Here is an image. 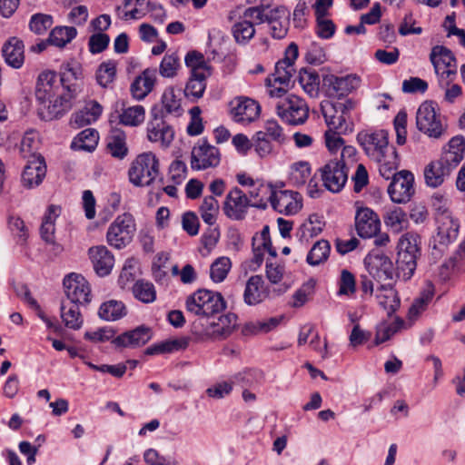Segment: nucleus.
<instances>
[{
	"mask_svg": "<svg viewBox=\"0 0 465 465\" xmlns=\"http://www.w3.org/2000/svg\"><path fill=\"white\" fill-rule=\"evenodd\" d=\"M331 252V244L327 240L317 241L307 254L306 262L317 266L327 261Z\"/></svg>",
	"mask_w": 465,
	"mask_h": 465,
	"instance_id": "37998d69",
	"label": "nucleus"
},
{
	"mask_svg": "<svg viewBox=\"0 0 465 465\" xmlns=\"http://www.w3.org/2000/svg\"><path fill=\"white\" fill-rule=\"evenodd\" d=\"M232 34L237 44L245 45L254 36L255 28L252 26L250 22L240 17L239 21L232 26Z\"/></svg>",
	"mask_w": 465,
	"mask_h": 465,
	"instance_id": "a18cd8bd",
	"label": "nucleus"
},
{
	"mask_svg": "<svg viewBox=\"0 0 465 465\" xmlns=\"http://www.w3.org/2000/svg\"><path fill=\"white\" fill-rule=\"evenodd\" d=\"M134 297L143 303H152L156 300V290L154 285L145 280L136 281L133 287Z\"/></svg>",
	"mask_w": 465,
	"mask_h": 465,
	"instance_id": "79ce46f5",
	"label": "nucleus"
},
{
	"mask_svg": "<svg viewBox=\"0 0 465 465\" xmlns=\"http://www.w3.org/2000/svg\"><path fill=\"white\" fill-rule=\"evenodd\" d=\"M259 132L264 134L265 137L278 144H282L286 140L283 129L276 120H267L263 125V130Z\"/></svg>",
	"mask_w": 465,
	"mask_h": 465,
	"instance_id": "bf43d9fd",
	"label": "nucleus"
},
{
	"mask_svg": "<svg viewBox=\"0 0 465 465\" xmlns=\"http://www.w3.org/2000/svg\"><path fill=\"white\" fill-rule=\"evenodd\" d=\"M268 296L264 281L261 275L251 276L245 285L243 292L244 302L248 305H256Z\"/></svg>",
	"mask_w": 465,
	"mask_h": 465,
	"instance_id": "c756f323",
	"label": "nucleus"
},
{
	"mask_svg": "<svg viewBox=\"0 0 465 465\" xmlns=\"http://www.w3.org/2000/svg\"><path fill=\"white\" fill-rule=\"evenodd\" d=\"M99 134L95 129L83 130L72 142V148L87 152L94 151L98 143Z\"/></svg>",
	"mask_w": 465,
	"mask_h": 465,
	"instance_id": "ea45409f",
	"label": "nucleus"
},
{
	"mask_svg": "<svg viewBox=\"0 0 465 465\" xmlns=\"http://www.w3.org/2000/svg\"><path fill=\"white\" fill-rule=\"evenodd\" d=\"M403 321L397 318L394 322H382L377 326L374 343L379 345L390 340L402 326Z\"/></svg>",
	"mask_w": 465,
	"mask_h": 465,
	"instance_id": "603ef678",
	"label": "nucleus"
},
{
	"mask_svg": "<svg viewBox=\"0 0 465 465\" xmlns=\"http://www.w3.org/2000/svg\"><path fill=\"white\" fill-rule=\"evenodd\" d=\"M384 224L394 233H399L407 228L409 220L402 208L392 206L385 211L383 215Z\"/></svg>",
	"mask_w": 465,
	"mask_h": 465,
	"instance_id": "f704fd0d",
	"label": "nucleus"
},
{
	"mask_svg": "<svg viewBox=\"0 0 465 465\" xmlns=\"http://www.w3.org/2000/svg\"><path fill=\"white\" fill-rule=\"evenodd\" d=\"M465 154V139L461 135L452 137L443 148L439 160L429 163L424 170L426 184L436 188L441 185L445 177L460 164Z\"/></svg>",
	"mask_w": 465,
	"mask_h": 465,
	"instance_id": "f03ea898",
	"label": "nucleus"
},
{
	"mask_svg": "<svg viewBox=\"0 0 465 465\" xmlns=\"http://www.w3.org/2000/svg\"><path fill=\"white\" fill-rule=\"evenodd\" d=\"M299 55V48L295 43H291L285 50L284 58L278 61L275 64L273 74L274 83L286 87L289 86L296 70L294 63Z\"/></svg>",
	"mask_w": 465,
	"mask_h": 465,
	"instance_id": "aec40b11",
	"label": "nucleus"
},
{
	"mask_svg": "<svg viewBox=\"0 0 465 465\" xmlns=\"http://www.w3.org/2000/svg\"><path fill=\"white\" fill-rule=\"evenodd\" d=\"M252 146L257 154L262 158L269 155L273 150L272 141L260 132H256L253 135Z\"/></svg>",
	"mask_w": 465,
	"mask_h": 465,
	"instance_id": "338daca9",
	"label": "nucleus"
},
{
	"mask_svg": "<svg viewBox=\"0 0 465 465\" xmlns=\"http://www.w3.org/2000/svg\"><path fill=\"white\" fill-rule=\"evenodd\" d=\"M179 66L180 63L177 54H166L160 63L159 74L165 78L174 77Z\"/></svg>",
	"mask_w": 465,
	"mask_h": 465,
	"instance_id": "4d7b16f0",
	"label": "nucleus"
},
{
	"mask_svg": "<svg viewBox=\"0 0 465 465\" xmlns=\"http://www.w3.org/2000/svg\"><path fill=\"white\" fill-rule=\"evenodd\" d=\"M188 312L199 318L215 317L226 308L222 293L201 289L187 297L185 302Z\"/></svg>",
	"mask_w": 465,
	"mask_h": 465,
	"instance_id": "20e7f679",
	"label": "nucleus"
},
{
	"mask_svg": "<svg viewBox=\"0 0 465 465\" xmlns=\"http://www.w3.org/2000/svg\"><path fill=\"white\" fill-rule=\"evenodd\" d=\"M232 118L240 124H250L255 121L261 114L258 102L248 97H238L230 104Z\"/></svg>",
	"mask_w": 465,
	"mask_h": 465,
	"instance_id": "412c9836",
	"label": "nucleus"
},
{
	"mask_svg": "<svg viewBox=\"0 0 465 465\" xmlns=\"http://www.w3.org/2000/svg\"><path fill=\"white\" fill-rule=\"evenodd\" d=\"M311 176V166L308 162H298L292 164L289 180L293 185L299 187L307 182Z\"/></svg>",
	"mask_w": 465,
	"mask_h": 465,
	"instance_id": "864d4df0",
	"label": "nucleus"
},
{
	"mask_svg": "<svg viewBox=\"0 0 465 465\" xmlns=\"http://www.w3.org/2000/svg\"><path fill=\"white\" fill-rule=\"evenodd\" d=\"M54 24L53 16L45 14H35L29 21V28L36 35H44Z\"/></svg>",
	"mask_w": 465,
	"mask_h": 465,
	"instance_id": "052dcab7",
	"label": "nucleus"
},
{
	"mask_svg": "<svg viewBox=\"0 0 465 465\" xmlns=\"http://www.w3.org/2000/svg\"><path fill=\"white\" fill-rule=\"evenodd\" d=\"M163 107L166 114L179 117L182 115L183 110L181 105V99L179 94H175L173 88H167L162 95Z\"/></svg>",
	"mask_w": 465,
	"mask_h": 465,
	"instance_id": "09e8293b",
	"label": "nucleus"
},
{
	"mask_svg": "<svg viewBox=\"0 0 465 465\" xmlns=\"http://www.w3.org/2000/svg\"><path fill=\"white\" fill-rule=\"evenodd\" d=\"M102 112L103 106L97 101H88L81 110L73 114V123L76 127L92 124L98 120Z\"/></svg>",
	"mask_w": 465,
	"mask_h": 465,
	"instance_id": "7c9ffc66",
	"label": "nucleus"
},
{
	"mask_svg": "<svg viewBox=\"0 0 465 465\" xmlns=\"http://www.w3.org/2000/svg\"><path fill=\"white\" fill-rule=\"evenodd\" d=\"M156 81V70L147 68L136 76L131 84L133 97L138 101L144 99L153 89Z\"/></svg>",
	"mask_w": 465,
	"mask_h": 465,
	"instance_id": "bb28decb",
	"label": "nucleus"
},
{
	"mask_svg": "<svg viewBox=\"0 0 465 465\" xmlns=\"http://www.w3.org/2000/svg\"><path fill=\"white\" fill-rule=\"evenodd\" d=\"M419 255L406 253L403 252H397L396 260V275L404 281L410 280L417 268V258Z\"/></svg>",
	"mask_w": 465,
	"mask_h": 465,
	"instance_id": "4c0bfd02",
	"label": "nucleus"
},
{
	"mask_svg": "<svg viewBox=\"0 0 465 465\" xmlns=\"http://www.w3.org/2000/svg\"><path fill=\"white\" fill-rule=\"evenodd\" d=\"M187 67L191 68V74H195L196 70L202 73H211V67L206 64L203 54L197 51H190L184 58Z\"/></svg>",
	"mask_w": 465,
	"mask_h": 465,
	"instance_id": "13d9d810",
	"label": "nucleus"
},
{
	"mask_svg": "<svg viewBox=\"0 0 465 465\" xmlns=\"http://www.w3.org/2000/svg\"><path fill=\"white\" fill-rule=\"evenodd\" d=\"M2 54L5 63L15 69L21 68L25 62V45L17 37H11L2 47Z\"/></svg>",
	"mask_w": 465,
	"mask_h": 465,
	"instance_id": "cd10ccee",
	"label": "nucleus"
},
{
	"mask_svg": "<svg viewBox=\"0 0 465 465\" xmlns=\"http://www.w3.org/2000/svg\"><path fill=\"white\" fill-rule=\"evenodd\" d=\"M237 315L232 312L214 317L199 318L193 323V333L200 341H223L235 330Z\"/></svg>",
	"mask_w": 465,
	"mask_h": 465,
	"instance_id": "7ed1b4c3",
	"label": "nucleus"
},
{
	"mask_svg": "<svg viewBox=\"0 0 465 465\" xmlns=\"http://www.w3.org/2000/svg\"><path fill=\"white\" fill-rule=\"evenodd\" d=\"M354 102L347 99L328 103L322 106V114L329 130L339 132L340 134H348L353 131V123L350 119V113L354 108Z\"/></svg>",
	"mask_w": 465,
	"mask_h": 465,
	"instance_id": "39448f33",
	"label": "nucleus"
},
{
	"mask_svg": "<svg viewBox=\"0 0 465 465\" xmlns=\"http://www.w3.org/2000/svg\"><path fill=\"white\" fill-rule=\"evenodd\" d=\"M414 176L409 171H401L393 174L388 186V193L393 203H405L414 193Z\"/></svg>",
	"mask_w": 465,
	"mask_h": 465,
	"instance_id": "6ab92c4d",
	"label": "nucleus"
},
{
	"mask_svg": "<svg viewBox=\"0 0 465 465\" xmlns=\"http://www.w3.org/2000/svg\"><path fill=\"white\" fill-rule=\"evenodd\" d=\"M77 30L74 26H56L49 35L48 42L55 46L64 47L75 38Z\"/></svg>",
	"mask_w": 465,
	"mask_h": 465,
	"instance_id": "c03bdc74",
	"label": "nucleus"
},
{
	"mask_svg": "<svg viewBox=\"0 0 465 465\" xmlns=\"http://www.w3.org/2000/svg\"><path fill=\"white\" fill-rule=\"evenodd\" d=\"M221 162L220 150L212 145L206 138L199 139L191 153V167L193 170L214 168Z\"/></svg>",
	"mask_w": 465,
	"mask_h": 465,
	"instance_id": "4468645a",
	"label": "nucleus"
},
{
	"mask_svg": "<svg viewBox=\"0 0 465 465\" xmlns=\"http://www.w3.org/2000/svg\"><path fill=\"white\" fill-rule=\"evenodd\" d=\"M232 268V262L226 256H221L213 261L210 267V278L213 282H223Z\"/></svg>",
	"mask_w": 465,
	"mask_h": 465,
	"instance_id": "8fccbe9b",
	"label": "nucleus"
},
{
	"mask_svg": "<svg viewBox=\"0 0 465 465\" xmlns=\"http://www.w3.org/2000/svg\"><path fill=\"white\" fill-rule=\"evenodd\" d=\"M275 107L278 116L292 125L303 124L309 116L306 102L294 94H289L280 100Z\"/></svg>",
	"mask_w": 465,
	"mask_h": 465,
	"instance_id": "9b49d317",
	"label": "nucleus"
},
{
	"mask_svg": "<svg viewBox=\"0 0 465 465\" xmlns=\"http://www.w3.org/2000/svg\"><path fill=\"white\" fill-rule=\"evenodd\" d=\"M145 110L142 105H134L124 109L119 114L120 124L126 126H137L144 120Z\"/></svg>",
	"mask_w": 465,
	"mask_h": 465,
	"instance_id": "3c124183",
	"label": "nucleus"
},
{
	"mask_svg": "<svg viewBox=\"0 0 465 465\" xmlns=\"http://www.w3.org/2000/svg\"><path fill=\"white\" fill-rule=\"evenodd\" d=\"M430 60L433 65L434 71L458 65L457 59L453 53L443 45H435L432 47L430 54Z\"/></svg>",
	"mask_w": 465,
	"mask_h": 465,
	"instance_id": "c9c22d12",
	"label": "nucleus"
},
{
	"mask_svg": "<svg viewBox=\"0 0 465 465\" xmlns=\"http://www.w3.org/2000/svg\"><path fill=\"white\" fill-rule=\"evenodd\" d=\"M437 233L432 237L430 245L433 255H440L447 246L453 242L459 233L460 224L451 215L436 217Z\"/></svg>",
	"mask_w": 465,
	"mask_h": 465,
	"instance_id": "f8f14e48",
	"label": "nucleus"
},
{
	"mask_svg": "<svg viewBox=\"0 0 465 465\" xmlns=\"http://www.w3.org/2000/svg\"><path fill=\"white\" fill-rule=\"evenodd\" d=\"M63 285L66 302L82 305H87L91 302V287L82 274L71 272L65 275Z\"/></svg>",
	"mask_w": 465,
	"mask_h": 465,
	"instance_id": "dca6fc26",
	"label": "nucleus"
},
{
	"mask_svg": "<svg viewBox=\"0 0 465 465\" xmlns=\"http://www.w3.org/2000/svg\"><path fill=\"white\" fill-rule=\"evenodd\" d=\"M304 58L308 64L312 65H320L327 59L324 49L315 41H310L307 45Z\"/></svg>",
	"mask_w": 465,
	"mask_h": 465,
	"instance_id": "0e129e2a",
	"label": "nucleus"
},
{
	"mask_svg": "<svg viewBox=\"0 0 465 465\" xmlns=\"http://www.w3.org/2000/svg\"><path fill=\"white\" fill-rule=\"evenodd\" d=\"M357 141L373 161H384L385 155L390 154L391 150H396L393 146H389V134L385 130L360 132Z\"/></svg>",
	"mask_w": 465,
	"mask_h": 465,
	"instance_id": "1a4fd4ad",
	"label": "nucleus"
},
{
	"mask_svg": "<svg viewBox=\"0 0 465 465\" xmlns=\"http://www.w3.org/2000/svg\"><path fill=\"white\" fill-rule=\"evenodd\" d=\"M323 186L331 193H339L348 180V168L345 163L331 160L318 170Z\"/></svg>",
	"mask_w": 465,
	"mask_h": 465,
	"instance_id": "f3484780",
	"label": "nucleus"
},
{
	"mask_svg": "<svg viewBox=\"0 0 465 465\" xmlns=\"http://www.w3.org/2000/svg\"><path fill=\"white\" fill-rule=\"evenodd\" d=\"M298 81L303 91L311 97H316L320 89V77L314 70L302 68L299 72Z\"/></svg>",
	"mask_w": 465,
	"mask_h": 465,
	"instance_id": "a19ab883",
	"label": "nucleus"
},
{
	"mask_svg": "<svg viewBox=\"0 0 465 465\" xmlns=\"http://www.w3.org/2000/svg\"><path fill=\"white\" fill-rule=\"evenodd\" d=\"M61 214V207L51 204L47 207L40 226L42 240L53 246V251L58 254L62 252L63 247L55 241V221Z\"/></svg>",
	"mask_w": 465,
	"mask_h": 465,
	"instance_id": "5701e85b",
	"label": "nucleus"
},
{
	"mask_svg": "<svg viewBox=\"0 0 465 465\" xmlns=\"http://www.w3.org/2000/svg\"><path fill=\"white\" fill-rule=\"evenodd\" d=\"M158 174L159 160L151 152L139 154L128 171L130 183L137 187L151 185Z\"/></svg>",
	"mask_w": 465,
	"mask_h": 465,
	"instance_id": "423d86ee",
	"label": "nucleus"
},
{
	"mask_svg": "<svg viewBox=\"0 0 465 465\" xmlns=\"http://www.w3.org/2000/svg\"><path fill=\"white\" fill-rule=\"evenodd\" d=\"M46 173L45 158L41 154H32L22 173V183L26 188L38 186Z\"/></svg>",
	"mask_w": 465,
	"mask_h": 465,
	"instance_id": "b1692460",
	"label": "nucleus"
},
{
	"mask_svg": "<svg viewBox=\"0 0 465 465\" xmlns=\"http://www.w3.org/2000/svg\"><path fill=\"white\" fill-rule=\"evenodd\" d=\"M94 272L101 277L107 276L114 265V256L104 245L91 247L88 251Z\"/></svg>",
	"mask_w": 465,
	"mask_h": 465,
	"instance_id": "a878e982",
	"label": "nucleus"
},
{
	"mask_svg": "<svg viewBox=\"0 0 465 465\" xmlns=\"http://www.w3.org/2000/svg\"><path fill=\"white\" fill-rule=\"evenodd\" d=\"M250 206L265 210L268 204L264 199L252 203L240 188L234 187L227 193L223 209L229 219L241 221L245 218Z\"/></svg>",
	"mask_w": 465,
	"mask_h": 465,
	"instance_id": "6e6552de",
	"label": "nucleus"
},
{
	"mask_svg": "<svg viewBox=\"0 0 465 465\" xmlns=\"http://www.w3.org/2000/svg\"><path fill=\"white\" fill-rule=\"evenodd\" d=\"M219 209V203L214 196H205L200 205V213L203 221L209 225H213L216 223Z\"/></svg>",
	"mask_w": 465,
	"mask_h": 465,
	"instance_id": "49530a36",
	"label": "nucleus"
},
{
	"mask_svg": "<svg viewBox=\"0 0 465 465\" xmlns=\"http://www.w3.org/2000/svg\"><path fill=\"white\" fill-rule=\"evenodd\" d=\"M268 201L273 210L284 215H294L302 208L301 194L290 190L278 191L274 187Z\"/></svg>",
	"mask_w": 465,
	"mask_h": 465,
	"instance_id": "a211bd4d",
	"label": "nucleus"
},
{
	"mask_svg": "<svg viewBox=\"0 0 465 465\" xmlns=\"http://www.w3.org/2000/svg\"><path fill=\"white\" fill-rule=\"evenodd\" d=\"M82 304L62 301L60 306L61 319L65 327L72 330H79L83 323L84 319L80 312Z\"/></svg>",
	"mask_w": 465,
	"mask_h": 465,
	"instance_id": "473e14b6",
	"label": "nucleus"
},
{
	"mask_svg": "<svg viewBox=\"0 0 465 465\" xmlns=\"http://www.w3.org/2000/svg\"><path fill=\"white\" fill-rule=\"evenodd\" d=\"M147 137L153 143H160L163 147H168L173 140V128L163 122L149 124Z\"/></svg>",
	"mask_w": 465,
	"mask_h": 465,
	"instance_id": "e433bc0d",
	"label": "nucleus"
},
{
	"mask_svg": "<svg viewBox=\"0 0 465 465\" xmlns=\"http://www.w3.org/2000/svg\"><path fill=\"white\" fill-rule=\"evenodd\" d=\"M416 125L419 131L434 139L440 138L446 132L438 104L433 101H425L419 106Z\"/></svg>",
	"mask_w": 465,
	"mask_h": 465,
	"instance_id": "0eeeda50",
	"label": "nucleus"
},
{
	"mask_svg": "<svg viewBox=\"0 0 465 465\" xmlns=\"http://www.w3.org/2000/svg\"><path fill=\"white\" fill-rule=\"evenodd\" d=\"M267 6V4H261L256 6L246 8L241 18L244 21L250 22L253 27L267 22L270 17V15L265 13Z\"/></svg>",
	"mask_w": 465,
	"mask_h": 465,
	"instance_id": "5fc2aeb1",
	"label": "nucleus"
},
{
	"mask_svg": "<svg viewBox=\"0 0 465 465\" xmlns=\"http://www.w3.org/2000/svg\"><path fill=\"white\" fill-rule=\"evenodd\" d=\"M127 313L124 303L121 301L110 300L101 304L98 315L101 319L114 322L122 319Z\"/></svg>",
	"mask_w": 465,
	"mask_h": 465,
	"instance_id": "58836bf2",
	"label": "nucleus"
},
{
	"mask_svg": "<svg viewBox=\"0 0 465 465\" xmlns=\"http://www.w3.org/2000/svg\"><path fill=\"white\" fill-rule=\"evenodd\" d=\"M106 147L113 157L124 159L128 153L125 133L120 128H112L106 138Z\"/></svg>",
	"mask_w": 465,
	"mask_h": 465,
	"instance_id": "2f4dec72",
	"label": "nucleus"
},
{
	"mask_svg": "<svg viewBox=\"0 0 465 465\" xmlns=\"http://www.w3.org/2000/svg\"><path fill=\"white\" fill-rule=\"evenodd\" d=\"M434 295V291L432 286H429L426 290H424L420 297L416 298L409 309V315L411 318L417 317L420 312H422L430 302L432 300Z\"/></svg>",
	"mask_w": 465,
	"mask_h": 465,
	"instance_id": "e2e57ef3",
	"label": "nucleus"
},
{
	"mask_svg": "<svg viewBox=\"0 0 465 465\" xmlns=\"http://www.w3.org/2000/svg\"><path fill=\"white\" fill-rule=\"evenodd\" d=\"M116 76V63L113 60L103 62L96 70L97 84L104 87H109Z\"/></svg>",
	"mask_w": 465,
	"mask_h": 465,
	"instance_id": "de8ad7c7",
	"label": "nucleus"
},
{
	"mask_svg": "<svg viewBox=\"0 0 465 465\" xmlns=\"http://www.w3.org/2000/svg\"><path fill=\"white\" fill-rule=\"evenodd\" d=\"M370 275L380 284L393 282L396 272L391 260L378 250L371 251L364 259Z\"/></svg>",
	"mask_w": 465,
	"mask_h": 465,
	"instance_id": "ddd939ff",
	"label": "nucleus"
},
{
	"mask_svg": "<svg viewBox=\"0 0 465 465\" xmlns=\"http://www.w3.org/2000/svg\"><path fill=\"white\" fill-rule=\"evenodd\" d=\"M376 299L379 305L391 316L400 307L401 301L393 287V282L381 283L376 289Z\"/></svg>",
	"mask_w": 465,
	"mask_h": 465,
	"instance_id": "c85d7f7f",
	"label": "nucleus"
},
{
	"mask_svg": "<svg viewBox=\"0 0 465 465\" xmlns=\"http://www.w3.org/2000/svg\"><path fill=\"white\" fill-rule=\"evenodd\" d=\"M419 240L420 236L413 232H408L402 234L399 239L397 246L398 252L420 255Z\"/></svg>",
	"mask_w": 465,
	"mask_h": 465,
	"instance_id": "6e6d98bb",
	"label": "nucleus"
},
{
	"mask_svg": "<svg viewBox=\"0 0 465 465\" xmlns=\"http://www.w3.org/2000/svg\"><path fill=\"white\" fill-rule=\"evenodd\" d=\"M360 82L355 74L338 76L329 74L322 77V89L328 97L341 99L358 88Z\"/></svg>",
	"mask_w": 465,
	"mask_h": 465,
	"instance_id": "2eb2a0df",
	"label": "nucleus"
},
{
	"mask_svg": "<svg viewBox=\"0 0 465 465\" xmlns=\"http://www.w3.org/2000/svg\"><path fill=\"white\" fill-rule=\"evenodd\" d=\"M212 73L205 74L196 70L191 74L184 88V95L192 102H196L203 97L206 89V80Z\"/></svg>",
	"mask_w": 465,
	"mask_h": 465,
	"instance_id": "72a5a7b5",
	"label": "nucleus"
},
{
	"mask_svg": "<svg viewBox=\"0 0 465 465\" xmlns=\"http://www.w3.org/2000/svg\"><path fill=\"white\" fill-rule=\"evenodd\" d=\"M80 70L65 66L57 82L53 71L42 72L35 85V99L38 103V115L44 121H52L69 112L80 92L78 80Z\"/></svg>",
	"mask_w": 465,
	"mask_h": 465,
	"instance_id": "f257e3e1",
	"label": "nucleus"
},
{
	"mask_svg": "<svg viewBox=\"0 0 465 465\" xmlns=\"http://www.w3.org/2000/svg\"><path fill=\"white\" fill-rule=\"evenodd\" d=\"M257 374L258 371L255 370H245L233 375L230 381L232 385L246 389L252 387L256 382Z\"/></svg>",
	"mask_w": 465,
	"mask_h": 465,
	"instance_id": "774afa93",
	"label": "nucleus"
},
{
	"mask_svg": "<svg viewBox=\"0 0 465 465\" xmlns=\"http://www.w3.org/2000/svg\"><path fill=\"white\" fill-rule=\"evenodd\" d=\"M135 230V223L130 213L119 215L107 230V242L112 247L119 250L124 248L132 242Z\"/></svg>",
	"mask_w": 465,
	"mask_h": 465,
	"instance_id": "9d476101",
	"label": "nucleus"
},
{
	"mask_svg": "<svg viewBox=\"0 0 465 465\" xmlns=\"http://www.w3.org/2000/svg\"><path fill=\"white\" fill-rule=\"evenodd\" d=\"M380 163L379 172L382 177L389 180L393 178V173L399 165V157L396 150H391L390 154L385 155L384 161H376Z\"/></svg>",
	"mask_w": 465,
	"mask_h": 465,
	"instance_id": "680f3d73",
	"label": "nucleus"
},
{
	"mask_svg": "<svg viewBox=\"0 0 465 465\" xmlns=\"http://www.w3.org/2000/svg\"><path fill=\"white\" fill-rule=\"evenodd\" d=\"M356 292V281L354 275L346 269H343L341 272L339 280V291L338 295L351 296Z\"/></svg>",
	"mask_w": 465,
	"mask_h": 465,
	"instance_id": "69168bd1",
	"label": "nucleus"
},
{
	"mask_svg": "<svg viewBox=\"0 0 465 465\" xmlns=\"http://www.w3.org/2000/svg\"><path fill=\"white\" fill-rule=\"evenodd\" d=\"M355 228L360 237L372 238L381 230V220L371 208L361 207L357 210L355 214Z\"/></svg>",
	"mask_w": 465,
	"mask_h": 465,
	"instance_id": "4be33fe9",
	"label": "nucleus"
},
{
	"mask_svg": "<svg viewBox=\"0 0 465 465\" xmlns=\"http://www.w3.org/2000/svg\"><path fill=\"white\" fill-rule=\"evenodd\" d=\"M152 337L153 332L151 328L141 325L132 331L118 335L112 341V343L116 348H134L146 344Z\"/></svg>",
	"mask_w": 465,
	"mask_h": 465,
	"instance_id": "393cba45",
	"label": "nucleus"
}]
</instances>
